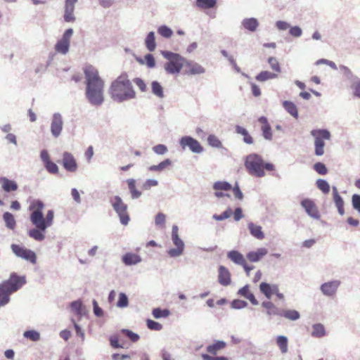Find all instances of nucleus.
I'll list each match as a JSON object with an SVG mask.
<instances>
[{"label":"nucleus","mask_w":360,"mask_h":360,"mask_svg":"<svg viewBox=\"0 0 360 360\" xmlns=\"http://www.w3.org/2000/svg\"><path fill=\"white\" fill-rule=\"evenodd\" d=\"M213 188L215 191H229L231 188V185L227 181H216Z\"/></svg>","instance_id":"obj_51"},{"label":"nucleus","mask_w":360,"mask_h":360,"mask_svg":"<svg viewBox=\"0 0 360 360\" xmlns=\"http://www.w3.org/2000/svg\"><path fill=\"white\" fill-rule=\"evenodd\" d=\"M110 203L113 210L118 214L120 219V222L122 225H127L129 220V214H127V205L123 202V200L120 195H114L110 198Z\"/></svg>","instance_id":"obj_7"},{"label":"nucleus","mask_w":360,"mask_h":360,"mask_svg":"<svg viewBox=\"0 0 360 360\" xmlns=\"http://www.w3.org/2000/svg\"><path fill=\"white\" fill-rule=\"evenodd\" d=\"M11 251L19 258L30 262L32 264L37 262V255L35 252L30 249L20 246V245H15V243H12Z\"/></svg>","instance_id":"obj_10"},{"label":"nucleus","mask_w":360,"mask_h":360,"mask_svg":"<svg viewBox=\"0 0 360 360\" xmlns=\"http://www.w3.org/2000/svg\"><path fill=\"white\" fill-rule=\"evenodd\" d=\"M268 63L273 70L276 71V72H281V65L277 59L274 58V56H270L268 59Z\"/></svg>","instance_id":"obj_56"},{"label":"nucleus","mask_w":360,"mask_h":360,"mask_svg":"<svg viewBox=\"0 0 360 360\" xmlns=\"http://www.w3.org/2000/svg\"><path fill=\"white\" fill-rule=\"evenodd\" d=\"M85 76V96L88 102L96 107L101 106L104 101V82L96 68L92 65L84 69Z\"/></svg>","instance_id":"obj_1"},{"label":"nucleus","mask_w":360,"mask_h":360,"mask_svg":"<svg viewBox=\"0 0 360 360\" xmlns=\"http://www.w3.org/2000/svg\"><path fill=\"white\" fill-rule=\"evenodd\" d=\"M0 184L3 190L6 192L14 191L18 189L16 182L6 177H0Z\"/></svg>","instance_id":"obj_25"},{"label":"nucleus","mask_w":360,"mask_h":360,"mask_svg":"<svg viewBox=\"0 0 360 360\" xmlns=\"http://www.w3.org/2000/svg\"><path fill=\"white\" fill-rule=\"evenodd\" d=\"M136 60L141 65H146L148 68H153L155 66V60L153 55L151 53H146L144 59L139 58Z\"/></svg>","instance_id":"obj_35"},{"label":"nucleus","mask_w":360,"mask_h":360,"mask_svg":"<svg viewBox=\"0 0 360 360\" xmlns=\"http://www.w3.org/2000/svg\"><path fill=\"white\" fill-rule=\"evenodd\" d=\"M62 163L63 167L68 172H74L78 168L75 158L71 153L68 152L63 153Z\"/></svg>","instance_id":"obj_17"},{"label":"nucleus","mask_w":360,"mask_h":360,"mask_svg":"<svg viewBox=\"0 0 360 360\" xmlns=\"http://www.w3.org/2000/svg\"><path fill=\"white\" fill-rule=\"evenodd\" d=\"M74 33L72 28L65 30L62 37L55 44V51L65 55L68 53L70 46V40Z\"/></svg>","instance_id":"obj_9"},{"label":"nucleus","mask_w":360,"mask_h":360,"mask_svg":"<svg viewBox=\"0 0 360 360\" xmlns=\"http://www.w3.org/2000/svg\"><path fill=\"white\" fill-rule=\"evenodd\" d=\"M44 166L49 174H58V167L57 165L51 160L45 163Z\"/></svg>","instance_id":"obj_60"},{"label":"nucleus","mask_w":360,"mask_h":360,"mask_svg":"<svg viewBox=\"0 0 360 360\" xmlns=\"http://www.w3.org/2000/svg\"><path fill=\"white\" fill-rule=\"evenodd\" d=\"M341 285L340 280H331L322 283L320 286L321 293L328 297H333Z\"/></svg>","instance_id":"obj_12"},{"label":"nucleus","mask_w":360,"mask_h":360,"mask_svg":"<svg viewBox=\"0 0 360 360\" xmlns=\"http://www.w3.org/2000/svg\"><path fill=\"white\" fill-rule=\"evenodd\" d=\"M45 231L46 230H41L39 226H35V229L29 231L28 235L35 240L41 241L45 238L44 234Z\"/></svg>","instance_id":"obj_34"},{"label":"nucleus","mask_w":360,"mask_h":360,"mask_svg":"<svg viewBox=\"0 0 360 360\" xmlns=\"http://www.w3.org/2000/svg\"><path fill=\"white\" fill-rule=\"evenodd\" d=\"M311 335L316 338H321L326 335V329L323 324L316 323L312 326Z\"/></svg>","instance_id":"obj_39"},{"label":"nucleus","mask_w":360,"mask_h":360,"mask_svg":"<svg viewBox=\"0 0 360 360\" xmlns=\"http://www.w3.org/2000/svg\"><path fill=\"white\" fill-rule=\"evenodd\" d=\"M307 214L314 219H319L320 214L315 203L310 199H304L301 202Z\"/></svg>","instance_id":"obj_18"},{"label":"nucleus","mask_w":360,"mask_h":360,"mask_svg":"<svg viewBox=\"0 0 360 360\" xmlns=\"http://www.w3.org/2000/svg\"><path fill=\"white\" fill-rule=\"evenodd\" d=\"M268 251L266 248H259L256 251H252L246 255L248 260L252 262H259L261 258L267 254Z\"/></svg>","instance_id":"obj_23"},{"label":"nucleus","mask_w":360,"mask_h":360,"mask_svg":"<svg viewBox=\"0 0 360 360\" xmlns=\"http://www.w3.org/2000/svg\"><path fill=\"white\" fill-rule=\"evenodd\" d=\"M179 144L183 149L188 148L191 153L200 154L204 148L200 142L190 136H185L179 139Z\"/></svg>","instance_id":"obj_11"},{"label":"nucleus","mask_w":360,"mask_h":360,"mask_svg":"<svg viewBox=\"0 0 360 360\" xmlns=\"http://www.w3.org/2000/svg\"><path fill=\"white\" fill-rule=\"evenodd\" d=\"M216 3L217 0H195L196 6L202 9L214 8Z\"/></svg>","instance_id":"obj_42"},{"label":"nucleus","mask_w":360,"mask_h":360,"mask_svg":"<svg viewBox=\"0 0 360 360\" xmlns=\"http://www.w3.org/2000/svg\"><path fill=\"white\" fill-rule=\"evenodd\" d=\"M232 214V210L231 208H228L226 210L220 214H214L212 217L214 219L217 220L218 221H221V220H224L231 217Z\"/></svg>","instance_id":"obj_57"},{"label":"nucleus","mask_w":360,"mask_h":360,"mask_svg":"<svg viewBox=\"0 0 360 360\" xmlns=\"http://www.w3.org/2000/svg\"><path fill=\"white\" fill-rule=\"evenodd\" d=\"M127 184L128 186V189L131 194V198L132 200H137L142 195V192L138 190L136 187V180L134 179H129L127 180Z\"/></svg>","instance_id":"obj_24"},{"label":"nucleus","mask_w":360,"mask_h":360,"mask_svg":"<svg viewBox=\"0 0 360 360\" xmlns=\"http://www.w3.org/2000/svg\"><path fill=\"white\" fill-rule=\"evenodd\" d=\"M54 219V211L50 210L47 212L46 217L44 214H41V218L39 221H35L32 225L34 226H39L41 230H46L49 227L53 224Z\"/></svg>","instance_id":"obj_15"},{"label":"nucleus","mask_w":360,"mask_h":360,"mask_svg":"<svg viewBox=\"0 0 360 360\" xmlns=\"http://www.w3.org/2000/svg\"><path fill=\"white\" fill-rule=\"evenodd\" d=\"M226 347V343L224 341H216L213 345L207 346V351L212 354H216L218 350L224 349Z\"/></svg>","instance_id":"obj_44"},{"label":"nucleus","mask_w":360,"mask_h":360,"mask_svg":"<svg viewBox=\"0 0 360 360\" xmlns=\"http://www.w3.org/2000/svg\"><path fill=\"white\" fill-rule=\"evenodd\" d=\"M278 77L277 73L271 72L267 70H263L261 72H259L256 76V80L259 81L260 82H264V81H268V79H275Z\"/></svg>","instance_id":"obj_32"},{"label":"nucleus","mask_w":360,"mask_h":360,"mask_svg":"<svg viewBox=\"0 0 360 360\" xmlns=\"http://www.w3.org/2000/svg\"><path fill=\"white\" fill-rule=\"evenodd\" d=\"M112 99L121 103L136 97V92L126 73L120 75L109 88Z\"/></svg>","instance_id":"obj_2"},{"label":"nucleus","mask_w":360,"mask_h":360,"mask_svg":"<svg viewBox=\"0 0 360 360\" xmlns=\"http://www.w3.org/2000/svg\"><path fill=\"white\" fill-rule=\"evenodd\" d=\"M207 142L210 146L214 148H221L223 146L221 141L214 134L207 137Z\"/></svg>","instance_id":"obj_49"},{"label":"nucleus","mask_w":360,"mask_h":360,"mask_svg":"<svg viewBox=\"0 0 360 360\" xmlns=\"http://www.w3.org/2000/svg\"><path fill=\"white\" fill-rule=\"evenodd\" d=\"M145 45L146 46V49L149 51H153L155 49L156 42L155 32L153 31H150L146 35Z\"/></svg>","instance_id":"obj_31"},{"label":"nucleus","mask_w":360,"mask_h":360,"mask_svg":"<svg viewBox=\"0 0 360 360\" xmlns=\"http://www.w3.org/2000/svg\"><path fill=\"white\" fill-rule=\"evenodd\" d=\"M352 207L360 213V195L354 193L352 195Z\"/></svg>","instance_id":"obj_63"},{"label":"nucleus","mask_w":360,"mask_h":360,"mask_svg":"<svg viewBox=\"0 0 360 360\" xmlns=\"http://www.w3.org/2000/svg\"><path fill=\"white\" fill-rule=\"evenodd\" d=\"M166 223V215L162 212H159L155 217V224L157 226L163 228Z\"/></svg>","instance_id":"obj_55"},{"label":"nucleus","mask_w":360,"mask_h":360,"mask_svg":"<svg viewBox=\"0 0 360 360\" xmlns=\"http://www.w3.org/2000/svg\"><path fill=\"white\" fill-rule=\"evenodd\" d=\"M122 260L125 265L130 266L140 263L142 259L141 256L137 254L127 252L122 256Z\"/></svg>","instance_id":"obj_22"},{"label":"nucleus","mask_w":360,"mask_h":360,"mask_svg":"<svg viewBox=\"0 0 360 360\" xmlns=\"http://www.w3.org/2000/svg\"><path fill=\"white\" fill-rule=\"evenodd\" d=\"M238 295L248 300L253 305H258L259 302L255 295L250 292V286L248 284L245 285L238 290Z\"/></svg>","instance_id":"obj_21"},{"label":"nucleus","mask_w":360,"mask_h":360,"mask_svg":"<svg viewBox=\"0 0 360 360\" xmlns=\"http://www.w3.org/2000/svg\"><path fill=\"white\" fill-rule=\"evenodd\" d=\"M314 169L320 175H326L328 172V168L326 165L323 162H316L314 165Z\"/></svg>","instance_id":"obj_59"},{"label":"nucleus","mask_w":360,"mask_h":360,"mask_svg":"<svg viewBox=\"0 0 360 360\" xmlns=\"http://www.w3.org/2000/svg\"><path fill=\"white\" fill-rule=\"evenodd\" d=\"M78 0H65L63 19L66 22H73L76 18L74 15L75 4Z\"/></svg>","instance_id":"obj_14"},{"label":"nucleus","mask_w":360,"mask_h":360,"mask_svg":"<svg viewBox=\"0 0 360 360\" xmlns=\"http://www.w3.org/2000/svg\"><path fill=\"white\" fill-rule=\"evenodd\" d=\"M151 92L160 98L165 97L163 88L158 82H156V80H154L151 83Z\"/></svg>","instance_id":"obj_38"},{"label":"nucleus","mask_w":360,"mask_h":360,"mask_svg":"<svg viewBox=\"0 0 360 360\" xmlns=\"http://www.w3.org/2000/svg\"><path fill=\"white\" fill-rule=\"evenodd\" d=\"M172 164L169 159H166L158 165H154L148 167V170L151 172H162Z\"/></svg>","instance_id":"obj_41"},{"label":"nucleus","mask_w":360,"mask_h":360,"mask_svg":"<svg viewBox=\"0 0 360 360\" xmlns=\"http://www.w3.org/2000/svg\"><path fill=\"white\" fill-rule=\"evenodd\" d=\"M282 317L290 321H297L300 318V314L295 309H283Z\"/></svg>","instance_id":"obj_37"},{"label":"nucleus","mask_w":360,"mask_h":360,"mask_svg":"<svg viewBox=\"0 0 360 360\" xmlns=\"http://www.w3.org/2000/svg\"><path fill=\"white\" fill-rule=\"evenodd\" d=\"M316 186L324 193L330 192V184L324 179H318L316 182Z\"/></svg>","instance_id":"obj_50"},{"label":"nucleus","mask_w":360,"mask_h":360,"mask_svg":"<svg viewBox=\"0 0 360 360\" xmlns=\"http://www.w3.org/2000/svg\"><path fill=\"white\" fill-rule=\"evenodd\" d=\"M122 332L133 342H136L139 340L140 335L138 333H136L129 329H122Z\"/></svg>","instance_id":"obj_58"},{"label":"nucleus","mask_w":360,"mask_h":360,"mask_svg":"<svg viewBox=\"0 0 360 360\" xmlns=\"http://www.w3.org/2000/svg\"><path fill=\"white\" fill-rule=\"evenodd\" d=\"M283 108L293 117L297 119L299 117L298 110L296 105L290 101H283Z\"/></svg>","instance_id":"obj_30"},{"label":"nucleus","mask_w":360,"mask_h":360,"mask_svg":"<svg viewBox=\"0 0 360 360\" xmlns=\"http://www.w3.org/2000/svg\"><path fill=\"white\" fill-rule=\"evenodd\" d=\"M248 229L250 234L255 238L262 240L264 238V234L262 231V227L261 226L255 225L253 223L248 224Z\"/></svg>","instance_id":"obj_28"},{"label":"nucleus","mask_w":360,"mask_h":360,"mask_svg":"<svg viewBox=\"0 0 360 360\" xmlns=\"http://www.w3.org/2000/svg\"><path fill=\"white\" fill-rule=\"evenodd\" d=\"M260 292L266 299H271L272 297L271 285L266 282L260 283L259 285Z\"/></svg>","instance_id":"obj_40"},{"label":"nucleus","mask_w":360,"mask_h":360,"mask_svg":"<svg viewBox=\"0 0 360 360\" xmlns=\"http://www.w3.org/2000/svg\"><path fill=\"white\" fill-rule=\"evenodd\" d=\"M244 165L250 175L258 178H262L265 175L262 169V158L261 155L252 153L246 156Z\"/></svg>","instance_id":"obj_5"},{"label":"nucleus","mask_w":360,"mask_h":360,"mask_svg":"<svg viewBox=\"0 0 360 360\" xmlns=\"http://www.w3.org/2000/svg\"><path fill=\"white\" fill-rule=\"evenodd\" d=\"M129 301L127 296L124 293L121 292L119 295V300L117 302V307L120 308H124L128 306Z\"/></svg>","instance_id":"obj_61"},{"label":"nucleus","mask_w":360,"mask_h":360,"mask_svg":"<svg viewBox=\"0 0 360 360\" xmlns=\"http://www.w3.org/2000/svg\"><path fill=\"white\" fill-rule=\"evenodd\" d=\"M262 307L266 309V314L269 317H271V316H281L282 317L283 309L278 307L272 302L264 301L262 302Z\"/></svg>","instance_id":"obj_19"},{"label":"nucleus","mask_w":360,"mask_h":360,"mask_svg":"<svg viewBox=\"0 0 360 360\" xmlns=\"http://www.w3.org/2000/svg\"><path fill=\"white\" fill-rule=\"evenodd\" d=\"M23 335L25 338H28L32 342H37L40 338L39 333L35 330H26L24 332Z\"/></svg>","instance_id":"obj_47"},{"label":"nucleus","mask_w":360,"mask_h":360,"mask_svg":"<svg viewBox=\"0 0 360 360\" xmlns=\"http://www.w3.org/2000/svg\"><path fill=\"white\" fill-rule=\"evenodd\" d=\"M178 226L176 225L172 226L171 239L175 248H171L168 250L167 253L170 257H177L181 256L185 249V243L184 240L179 237L178 233Z\"/></svg>","instance_id":"obj_8"},{"label":"nucleus","mask_w":360,"mask_h":360,"mask_svg":"<svg viewBox=\"0 0 360 360\" xmlns=\"http://www.w3.org/2000/svg\"><path fill=\"white\" fill-rule=\"evenodd\" d=\"M236 134L243 136V141L247 144L253 143V138L249 134L248 131L243 128V127H240V125H236Z\"/></svg>","instance_id":"obj_33"},{"label":"nucleus","mask_w":360,"mask_h":360,"mask_svg":"<svg viewBox=\"0 0 360 360\" xmlns=\"http://www.w3.org/2000/svg\"><path fill=\"white\" fill-rule=\"evenodd\" d=\"M3 218L7 228L13 230L15 227V221L12 213L6 212L3 214Z\"/></svg>","instance_id":"obj_43"},{"label":"nucleus","mask_w":360,"mask_h":360,"mask_svg":"<svg viewBox=\"0 0 360 360\" xmlns=\"http://www.w3.org/2000/svg\"><path fill=\"white\" fill-rule=\"evenodd\" d=\"M185 65L189 68V72L191 75H200L205 72V69L195 62L186 60Z\"/></svg>","instance_id":"obj_26"},{"label":"nucleus","mask_w":360,"mask_h":360,"mask_svg":"<svg viewBox=\"0 0 360 360\" xmlns=\"http://www.w3.org/2000/svg\"><path fill=\"white\" fill-rule=\"evenodd\" d=\"M241 24L245 29L251 32L256 31L259 25L257 19L255 18H245Z\"/></svg>","instance_id":"obj_27"},{"label":"nucleus","mask_w":360,"mask_h":360,"mask_svg":"<svg viewBox=\"0 0 360 360\" xmlns=\"http://www.w3.org/2000/svg\"><path fill=\"white\" fill-rule=\"evenodd\" d=\"M63 127V117L59 112H55L51 119V133L55 138L60 136Z\"/></svg>","instance_id":"obj_13"},{"label":"nucleus","mask_w":360,"mask_h":360,"mask_svg":"<svg viewBox=\"0 0 360 360\" xmlns=\"http://www.w3.org/2000/svg\"><path fill=\"white\" fill-rule=\"evenodd\" d=\"M247 306V302L241 300H234L231 302V307L236 309H243L246 307Z\"/></svg>","instance_id":"obj_64"},{"label":"nucleus","mask_w":360,"mask_h":360,"mask_svg":"<svg viewBox=\"0 0 360 360\" xmlns=\"http://www.w3.org/2000/svg\"><path fill=\"white\" fill-rule=\"evenodd\" d=\"M25 283V276H19L16 274L12 273L9 279L0 283V307L6 305L11 300V294L13 292H16Z\"/></svg>","instance_id":"obj_3"},{"label":"nucleus","mask_w":360,"mask_h":360,"mask_svg":"<svg viewBox=\"0 0 360 360\" xmlns=\"http://www.w3.org/2000/svg\"><path fill=\"white\" fill-rule=\"evenodd\" d=\"M152 149H153V153H155L157 155H163L168 153L167 146L166 145L162 144V143L154 146L152 148Z\"/></svg>","instance_id":"obj_53"},{"label":"nucleus","mask_w":360,"mask_h":360,"mask_svg":"<svg viewBox=\"0 0 360 360\" xmlns=\"http://www.w3.org/2000/svg\"><path fill=\"white\" fill-rule=\"evenodd\" d=\"M146 326L150 330H160L162 329V325L158 322H156L155 321L148 319L146 320Z\"/></svg>","instance_id":"obj_62"},{"label":"nucleus","mask_w":360,"mask_h":360,"mask_svg":"<svg viewBox=\"0 0 360 360\" xmlns=\"http://www.w3.org/2000/svg\"><path fill=\"white\" fill-rule=\"evenodd\" d=\"M262 134L264 139L266 141H271L273 134L270 124L262 125Z\"/></svg>","instance_id":"obj_48"},{"label":"nucleus","mask_w":360,"mask_h":360,"mask_svg":"<svg viewBox=\"0 0 360 360\" xmlns=\"http://www.w3.org/2000/svg\"><path fill=\"white\" fill-rule=\"evenodd\" d=\"M333 202L335 203V207L338 209V212L340 215H343L345 214V209H344V201L343 199L341 198V195L339 197H335L333 199Z\"/></svg>","instance_id":"obj_52"},{"label":"nucleus","mask_w":360,"mask_h":360,"mask_svg":"<svg viewBox=\"0 0 360 360\" xmlns=\"http://www.w3.org/2000/svg\"><path fill=\"white\" fill-rule=\"evenodd\" d=\"M169 314V311L168 309H161L159 307L154 308L152 311V315L156 319H159L161 318H167Z\"/></svg>","instance_id":"obj_45"},{"label":"nucleus","mask_w":360,"mask_h":360,"mask_svg":"<svg viewBox=\"0 0 360 360\" xmlns=\"http://www.w3.org/2000/svg\"><path fill=\"white\" fill-rule=\"evenodd\" d=\"M218 282L224 286L229 285L231 282V273L223 265H220L218 269Z\"/></svg>","instance_id":"obj_20"},{"label":"nucleus","mask_w":360,"mask_h":360,"mask_svg":"<svg viewBox=\"0 0 360 360\" xmlns=\"http://www.w3.org/2000/svg\"><path fill=\"white\" fill-rule=\"evenodd\" d=\"M44 207V203L41 200H34L32 202L30 205V210H32V213L30 215V219L32 224L35 221H38L41 218V214H43L42 210Z\"/></svg>","instance_id":"obj_16"},{"label":"nucleus","mask_w":360,"mask_h":360,"mask_svg":"<svg viewBox=\"0 0 360 360\" xmlns=\"http://www.w3.org/2000/svg\"><path fill=\"white\" fill-rule=\"evenodd\" d=\"M352 90L353 96L360 98V78L359 77L356 82H353L350 84Z\"/></svg>","instance_id":"obj_54"},{"label":"nucleus","mask_w":360,"mask_h":360,"mask_svg":"<svg viewBox=\"0 0 360 360\" xmlns=\"http://www.w3.org/2000/svg\"><path fill=\"white\" fill-rule=\"evenodd\" d=\"M310 134L314 138V154L316 156H322L325 153L324 140H330V134L327 129H314Z\"/></svg>","instance_id":"obj_6"},{"label":"nucleus","mask_w":360,"mask_h":360,"mask_svg":"<svg viewBox=\"0 0 360 360\" xmlns=\"http://www.w3.org/2000/svg\"><path fill=\"white\" fill-rule=\"evenodd\" d=\"M158 33L164 38L169 39L172 37L173 31L171 27L167 25H160L158 28Z\"/></svg>","instance_id":"obj_46"},{"label":"nucleus","mask_w":360,"mask_h":360,"mask_svg":"<svg viewBox=\"0 0 360 360\" xmlns=\"http://www.w3.org/2000/svg\"><path fill=\"white\" fill-rule=\"evenodd\" d=\"M161 54L165 59L169 60L165 65V69L169 74L180 72L186 62V59L183 56L177 53L167 50L162 51Z\"/></svg>","instance_id":"obj_4"},{"label":"nucleus","mask_w":360,"mask_h":360,"mask_svg":"<svg viewBox=\"0 0 360 360\" xmlns=\"http://www.w3.org/2000/svg\"><path fill=\"white\" fill-rule=\"evenodd\" d=\"M227 257L236 264H244L245 259L243 255L237 250H231L227 253Z\"/></svg>","instance_id":"obj_29"},{"label":"nucleus","mask_w":360,"mask_h":360,"mask_svg":"<svg viewBox=\"0 0 360 360\" xmlns=\"http://www.w3.org/2000/svg\"><path fill=\"white\" fill-rule=\"evenodd\" d=\"M288 338L284 335H279L276 338V345L279 347L281 352L285 354L288 352Z\"/></svg>","instance_id":"obj_36"}]
</instances>
